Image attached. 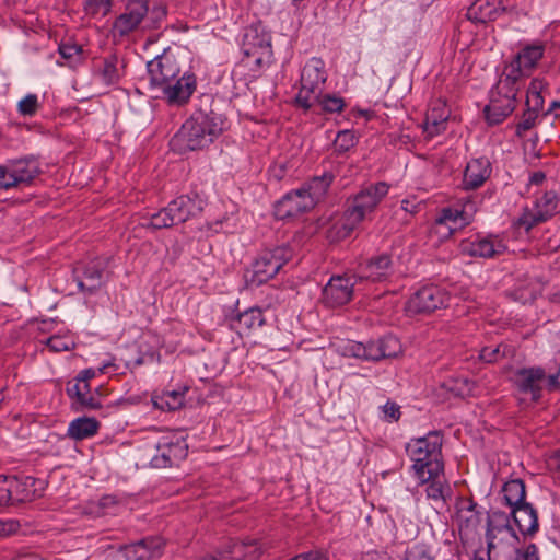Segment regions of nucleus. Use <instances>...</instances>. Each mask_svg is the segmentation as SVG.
Returning a JSON list of instances; mask_svg holds the SVG:
<instances>
[{
	"mask_svg": "<svg viewBox=\"0 0 560 560\" xmlns=\"http://www.w3.org/2000/svg\"><path fill=\"white\" fill-rule=\"evenodd\" d=\"M224 125L222 115L212 109H199L183 124L171 144L183 152L203 149L223 132Z\"/></svg>",
	"mask_w": 560,
	"mask_h": 560,
	"instance_id": "f257e3e1",
	"label": "nucleus"
},
{
	"mask_svg": "<svg viewBox=\"0 0 560 560\" xmlns=\"http://www.w3.org/2000/svg\"><path fill=\"white\" fill-rule=\"evenodd\" d=\"M167 16V5L150 0H127L124 11L115 19L113 31L119 37H126L138 30H159Z\"/></svg>",
	"mask_w": 560,
	"mask_h": 560,
	"instance_id": "f03ea898",
	"label": "nucleus"
},
{
	"mask_svg": "<svg viewBox=\"0 0 560 560\" xmlns=\"http://www.w3.org/2000/svg\"><path fill=\"white\" fill-rule=\"evenodd\" d=\"M443 435L431 431L424 436L413 438L406 445V452L412 462V470L421 485L436 475H443L442 457Z\"/></svg>",
	"mask_w": 560,
	"mask_h": 560,
	"instance_id": "7ed1b4c3",
	"label": "nucleus"
},
{
	"mask_svg": "<svg viewBox=\"0 0 560 560\" xmlns=\"http://www.w3.org/2000/svg\"><path fill=\"white\" fill-rule=\"evenodd\" d=\"M388 190L387 183L378 182L363 187L348 199V206L343 213V236L349 235L368 215L374 212Z\"/></svg>",
	"mask_w": 560,
	"mask_h": 560,
	"instance_id": "20e7f679",
	"label": "nucleus"
},
{
	"mask_svg": "<svg viewBox=\"0 0 560 560\" xmlns=\"http://www.w3.org/2000/svg\"><path fill=\"white\" fill-rule=\"evenodd\" d=\"M338 351L347 358L363 361H381L397 357L401 351V345L396 337L387 335L377 340H369L365 343L345 340L338 346Z\"/></svg>",
	"mask_w": 560,
	"mask_h": 560,
	"instance_id": "39448f33",
	"label": "nucleus"
},
{
	"mask_svg": "<svg viewBox=\"0 0 560 560\" xmlns=\"http://www.w3.org/2000/svg\"><path fill=\"white\" fill-rule=\"evenodd\" d=\"M486 538L488 548L486 557L488 558L506 549L513 551V547L518 542V536L511 525L508 513L493 510L488 514Z\"/></svg>",
	"mask_w": 560,
	"mask_h": 560,
	"instance_id": "423d86ee",
	"label": "nucleus"
},
{
	"mask_svg": "<svg viewBox=\"0 0 560 560\" xmlns=\"http://www.w3.org/2000/svg\"><path fill=\"white\" fill-rule=\"evenodd\" d=\"M327 77L323 59L317 57L308 59L301 70V86L295 97L296 104L304 109H310L313 106V100H317L323 93Z\"/></svg>",
	"mask_w": 560,
	"mask_h": 560,
	"instance_id": "0eeeda50",
	"label": "nucleus"
},
{
	"mask_svg": "<svg viewBox=\"0 0 560 560\" xmlns=\"http://www.w3.org/2000/svg\"><path fill=\"white\" fill-rule=\"evenodd\" d=\"M42 173L35 156L8 160L0 165V190L30 186Z\"/></svg>",
	"mask_w": 560,
	"mask_h": 560,
	"instance_id": "6e6552de",
	"label": "nucleus"
},
{
	"mask_svg": "<svg viewBox=\"0 0 560 560\" xmlns=\"http://www.w3.org/2000/svg\"><path fill=\"white\" fill-rule=\"evenodd\" d=\"M292 256L293 250L288 245L262 250L253 262L252 275L247 281L255 287L266 283L280 271Z\"/></svg>",
	"mask_w": 560,
	"mask_h": 560,
	"instance_id": "1a4fd4ad",
	"label": "nucleus"
},
{
	"mask_svg": "<svg viewBox=\"0 0 560 560\" xmlns=\"http://www.w3.org/2000/svg\"><path fill=\"white\" fill-rule=\"evenodd\" d=\"M546 46L541 42L525 44L506 66L501 78V85L517 83V80L526 72L532 71L544 57Z\"/></svg>",
	"mask_w": 560,
	"mask_h": 560,
	"instance_id": "9d476101",
	"label": "nucleus"
},
{
	"mask_svg": "<svg viewBox=\"0 0 560 560\" xmlns=\"http://www.w3.org/2000/svg\"><path fill=\"white\" fill-rule=\"evenodd\" d=\"M517 83L501 85V79L490 92V102L485 107V116L490 125L501 124L516 107Z\"/></svg>",
	"mask_w": 560,
	"mask_h": 560,
	"instance_id": "9b49d317",
	"label": "nucleus"
},
{
	"mask_svg": "<svg viewBox=\"0 0 560 560\" xmlns=\"http://www.w3.org/2000/svg\"><path fill=\"white\" fill-rule=\"evenodd\" d=\"M560 213V198L555 190H548L537 196L533 207L526 208L517 219V224L529 231L532 228L546 222Z\"/></svg>",
	"mask_w": 560,
	"mask_h": 560,
	"instance_id": "f8f14e48",
	"label": "nucleus"
},
{
	"mask_svg": "<svg viewBox=\"0 0 560 560\" xmlns=\"http://www.w3.org/2000/svg\"><path fill=\"white\" fill-rule=\"evenodd\" d=\"M448 294L435 284H429L417 290L407 301L406 311L409 314H430L447 305Z\"/></svg>",
	"mask_w": 560,
	"mask_h": 560,
	"instance_id": "ddd939ff",
	"label": "nucleus"
},
{
	"mask_svg": "<svg viewBox=\"0 0 560 560\" xmlns=\"http://www.w3.org/2000/svg\"><path fill=\"white\" fill-rule=\"evenodd\" d=\"M147 70L150 89L154 92L180 73L177 58L170 48L148 61Z\"/></svg>",
	"mask_w": 560,
	"mask_h": 560,
	"instance_id": "4468645a",
	"label": "nucleus"
},
{
	"mask_svg": "<svg viewBox=\"0 0 560 560\" xmlns=\"http://www.w3.org/2000/svg\"><path fill=\"white\" fill-rule=\"evenodd\" d=\"M458 248L462 255L489 259L503 254L506 245L499 235L478 233L463 240Z\"/></svg>",
	"mask_w": 560,
	"mask_h": 560,
	"instance_id": "2eb2a0df",
	"label": "nucleus"
},
{
	"mask_svg": "<svg viewBox=\"0 0 560 560\" xmlns=\"http://www.w3.org/2000/svg\"><path fill=\"white\" fill-rule=\"evenodd\" d=\"M156 453L152 456L150 465L153 468H166L178 465L186 458L188 445L185 440L175 435H164L155 444Z\"/></svg>",
	"mask_w": 560,
	"mask_h": 560,
	"instance_id": "dca6fc26",
	"label": "nucleus"
},
{
	"mask_svg": "<svg viewBox=\"0 0 560 560\" xmlns=\"http://www.w3.org/2000/svg\"><path fill=\"white\" fill-rule=\"evenodd\" d=\"M548 377L541 366L521 368L513 373L512 383L520 394L529 396L536 402L541 397L544 386L548 385Z\"/></svg>",
	"mask_w": 560,
	"mask_h": 560,
	"instance_id": "f3484780",
	"label": "nucleus"
},
{
	"mask_svg": "<svg viewBox=\"0 0 560 560\" xmlns=\"http://www.w3.org/2000/svg\"><path fill=\"white\" fill-rule=\"evenodd\" d=\"M196 88V75L187 71L156 90L155 97L166 101L168 105L182 106L189 101Z\"/></svg>",
	"mask_w": 560,
	"mask_h": 560,
	"instance_id": "a211bd4d",
	"label": "nucleus"
},
{
	"mask_svg": "<svg viewBox=\"0 0 560 560\" xmlns=\"http://www.w3.org/2000/svg\"><path fill=\"white\" fill-rule=\"evenodd\" d=\"M359 279L353 275L332 276L322 292V300L328 307L347 304L353 295Z\"/></svg>",
	"mask_w": 560,
	"mask_h": 560,
	"instance_id": "6ab92c4d",
	"label": "nucleus"
},
{
	"mask_svg": "<svg viewBox=\"0 0 560 560\" xmlns=\"http://www.w3.org/2000/svg\"><path fill=\"white\" fill-rule=\"evenodd\" d=\"M477 212V205L471 199H465L450 207L443 208L435 219L436 225H446L452 233L457 229L469 225Z\"/></svg>",
	"mask_w": 560,
	"mask_h": 560,
	"instance_id": "aec40b11",
	"label": "nucleus"
},
{
	"mask_svg": "<svg viewBox=\"0 0 560 560\" xmlns=\"http://www.w3.org/2000/svg\"><path fill=\"white\" fill-rule=\"evenodd\" d=\"M393 272L394 265L392 256L387 253H381L359 262L354 273L360 282L363 280L383 282L386 281Z\"/></svg>",
	"mask_w": 560,
	"mask_h": 560,
	"instance_id": "412c9836",
	"label": "nucleus"
},
{
	"mask_svg": "<svg viewBox=\"0 0 560 560\" xmlns=\"http://www.w3.org/2000/svg\"><path fill=\"white\" fill-rule=\"evenodd\" d=\"M205 205L203 196L197 191H190L172 200L167 205V211L177 225L197 217L203 210Z\"/></svg>",
	"mask_w": 560,
	"mask_h": 560,
	"instance_id": "4be33fe9",
	"label": "nucleus"
},
{
	"mask_svg": "<svg viewBox=\"0 0 560 560\" xmlns=\"http://www.w3.org/2000/svg\"><path fill=\"white\" fill-rule=\"evenodd\" d=\"M312 208V199L306 198L302 189L299 188L288 192L276 202L275 215L277 219L284 220L298 217Z\"/></svg>",
	"mask_w": 560,
	"mask_h": 560,
	"instance_id": "5701e85b",
	"label": "nucleus"
},
{
	"mask_svg": "<svg viewBox=\"0 0 560 560\" xmlns=\"http://www.w3.org/2000/svg\"><path fill=\"white\" fill-rule=\"evenodd\" d=\"M100 390L101 388H95L92 393L90 384H82L73 380L69 381L66 386V393L77 410L101 409L103 404L98 397Z\"/></svg>",
	"mask_w": 560,
	"mask_h": 560,
	"instance_id": "b1692460",
	"label": "nucleus"
},
{
	"mask_svg": "<svg viewBox=\"0 0 560 560\" xmlns=\"http://www.w3.org/2000/svg\"><path fill=\"white\" fill-rule=\"evenodd\" d=\"M9 504L28 502L36 498V479L31 476H5Z\"/></svg>",
	"mask_w": 560,
	"mask_h": 560,
	"instance_id": "393cba45",
	"label": "nucleus"
},
{
	"mask_svg": "<svg viewBox=\"0 0 560 560\" xmlns=\"http://www.w3.org/2000/svg\"><path fill=\"white\" fill-rule=\"evenodd\" d=\"M492 173V165L488 158L481 156L470 160L465 168L463 186L466 190H474L485 184Z\"/></svg>",
	"mask_w": 560,
	"mask_h": 560,
	"instance_id": "a878e982",
	"label": "nucleus"
},
{
	"mask_svg": "<svg viewBox=\"0 0 560 560\" xmlns=\"http://www.w3.org/2000/svg\"><path fill=\"white\" fill-rule=\"evenodd\" d=\"M506 0H474L467 10V18L476 23L494 21L505 12Z\"/></svg>",
	"mask_w": 560,
	"mask_h": 560,
	"instance_id": "bb28decb",
	"label": "nucleus"
},
{
	"mask_svg": "<svg viewBox=\"0 0 560 560\" xmlns=\"http://www.w3.org/2000/svg\"><path fill=\"white\" fill-rule=\"evenodd\" d=\"M450 109L444 103L438 102L431 106L422 124L423 132L427 138H434L446 130Z\"/></svg>",
	"mask_w": 560,
	"mask_h": 560,
	"instance_id": "cd10ccee",
	"label": "nucleus"
},
{
	"mask_svg": "<svg viewBox=\"0 0 560 560\" xmlns=\"http://www.w3.org/2000/svg\"><path fill=\"white\" fill-rule=\"evenodd\" d=\"M476 502L470 498H459L456 503V522L459 533L469 534L480 524V514L476 510Z\"/></svg>",
	"mask_w": 560,
	"mask_h": 560,
	"instance_id": "c85d7f7f",
	"label": "nucleus"
},
{
	"mask_svg": "<svg viewBox=\"0 0 560 560\" xmlns=\"http://www.w3.org/2000/svg\"><path fill=\"white\" fill-rule=\"evenodd\" d=\"M271 36L262 27L255 25L246 30L243 38V51L245 56H255L258 51L270 52Z\"/></svg>",
	"mask_w": 560,
	"mask_h": 560,
	"instance_id": "c756f323",
	"label": "nucleus"
},
{
	"mask_svg": "<svg viewBox=\"0 0 560 560\" xmlns=\"http://www.w3.org/2000/svg\"><path fill=\"white\" fill-rule=\"evenodd\" d=\"M524 536H533L537 533L539 524L536 510L529 503H524L511 510L509 514Z\"/></svg>",
	"mask_w": 560,
	"mask_h": 560,
	"instance_id": "7c9ffc66",
	"label": "nucleus"
},
{
	"mask_svg": "<svg viewBox=\"0 0 560 560\" xmlns=\"http://www.w3.org/2000/svg\"><path fill=\"white\" fill-rule=\"evenodd\" d=\"M163 547L160 537H147L126 547V553L132 560H148L159 557Z\"/></svg>",
	"mask_w": 560,
	"mask_h": 560,
	"instance_id": "2f4dec72",
	"label": "nucleus"
},
{
	"mask_svg": "<svg viewBox=\"0 0 560 560\" xmlns=\"http://www.w3.org/2000/svg\"><path fill=\"white\" fill-rule=\"evenodd\" d=\"M74 272L79 289L89 294L98 290L103 283V268L100 262L92 261L85 265L81 276L77 275L78 269Z\"/></svg>",
	"mask_w": 560,
	"mask_h": 560,
	"instance_id": "473e14b6",
	"label": "nucleus"
},
{
	"mask_svg": "<svg viewBox=\"0 0 560 560\" xmlns=\"http://www.w3.org/2000/svg\"><path fill=\"white\" fill-rule=\"evenodd\" d=\"M187 386L177 389L164 390L161 394H153L151 397L154 408L162 411H175L184 406Z\"/></svg>",
	"mask_w": 560,
	"mask_h": 560,
	"instance_id": "72a5a7b5",
	"label": "nucleus"
},
{
	"mask_svg": "<svg viewBox=\"0 0 560 560\" xmlns=\"http://www.w3.org/2000/svg\"><path fill=\"white\" fill-rule=\"evenodd\" d=\"M334 178L335 175L332 172H324L319 176H314L310 182L301 187L305 197L312 199L313 207L325 197Z\"/></svg>",
	"mask_w": 560,
	"mask_h": 560,
	"instance_id": "f704fd0d",
	"label": "nucleus"
},
{
	"mask_svg": "<svg viewBox=\"0 0 560 560\" xmlns=\"http://www.w3.org/2000/svg\"><path fill=\"white\" fill-rule=\"evenodd\" d=\"M100 428L95 418L79 417L73 419L67 430V435L74 441H82L94 436Z\"/></svg>",
	"mask_w": 560,
	"mask_h": 560,
	"instance_id": "c9c22d12",
	"label": "nucleus"
},
{
	"mask_svg": "<svg viewBox=\"0 0 560 560\" xmlns=\"http://www.w3.org/2000/svg\"><path fill=\"white\" fill-rule=\"evenodd\" d=\"M502 501L511 510L526 503L525 483L521 479H512L506 481L501 490Z\"/></svg>",
	"mask_w": 560,
	"mask_h": 560,
	"instance_id": "e433bc0d",
	"label": "nucleus"
},
{
	"mask_svg": "<svg viewBox=\"0 0 560 560\" xmlns=\"http://www.w3.org/2000/svg\"><path fill=\"white\" fill-rule=\"evenodd\" d=\"M245 541H230L223 549L214 550L201 560H247Z\"/></svg>",
	"mask_w": 560,
	"mask_h": 560,
	"instance_id": "4c0bfd02",
	"label": "nucleus"
},
{
	"mask_svg": "<svg viewBox=\"0 0 560 560\" xmlns=\"http://www.w3.org/2000/svg\"><path fill=\"white\" fill-rule=\"evenodd\" d=\"M97 74L105 85H113L119 82L121 73L118 68V57L109 55L102 59Z\"/></svg>",
	"mask_w": 560,
	"mask_h": 560,
	"instance_id": "58836bf2",
	"label": "nucleus"
},
{
	"mask_svg": "<svg viewBox=\"0 0 560 560\" xmlns=\"http://www.w3.org/2000/svg\"><path fill=\"white\" fill-rule=\"evenodd\" d=\"M425 483H428L425 488L428 499L445 503L451 498L452 489L441 475L430 478Z\"/></svg>",
	"mask_w": 560,
	"mask_h": 560,
	"instance_id": "ea45409f",
	"label": "nucleus"
},
{
	"mask_svg": "<svg viewBox=\"0 0 560 560\" xmlns=\"http://www.w3.org/2000/svg\"><path fill=\"white\" fill-rule=\"evenodd\" d=\"M489 560H539L538 548L535 544H529L524 549H518L514 546L513 551L506 549L495 553Z\"/></svg>",
	"mask_w": 560,
	"mask_h": 560,
	"instance_id": "a19ab883",
	"label": "nucleus"
},
{
	"mask_svg": "<svg viewBox=\"0 0 560 560\" xmlns=\"http://www.w3.org/2000/svg\"><path fill=\"white\" fill-rule=\"evenodd\" d=\"M512 348L504 343L487 346L480 350L479 359L487 363H495L512 355Z\"/></svg>",
	"mask_w": 560,
	"mask_h": 560,
	"instance_id": "79ce46f5",
	"label": "nucleus"
},
{
	"mask_svg": "<svg viewBox=\"0 0 560 560\" xmlns=\"http://www.w3.org/2000/svg\"><path fill=\"white\" fill-rule=\"evenodd\" d=\"M359 142V138L354 131L345 129L340 130L334 141V151L338 155H342L353 149Z\"/></svg>",
	"mask_w": 560,
	"mask_h": 560,
	"instance_id": "37998d69",
	"label": "nucleus"
},
{
	"mask_svg": "<svg viewBox=\"0 0 560 560\" xmlns=\"http://www.w3.org/2000/svg\"><path fill=\"white\" fill-rule=\"evenodd\" d=\"M237 322L245 329L250 330L261 327L265 324V317L260 308L250 307L238 314Z\"/></svg>",
	"mask_w": 560,
	"mask_h": 560,
	"instance_id": "c03bdc74",
	"label": "nucleus"
},
{
	"mask_svg": "<svg viewBox=\"0 0 560 560\" xmlns=\"http://www.w3.org/2000/svg\"><path fill=\"white\" fill-rule=\"evenodd\" d=\"M317 102L325 113H341L346 106L345 100L335 94L319 95L317 100H313V104Z\"/></svg>",
	"mask_w": 560,
	"mask_h": 560,
	"instance_id": "a18cd8bd",
	"label": "nucleus"
},
{
	"mask_svg": "<svg viewBox=\"0 0 560 560\" xmlns=\"http://www.w3.org/2000/svg\"><path fill=\"white\" fill-rule=\"evenodd\" d=\"M445 387L455 396L465 397L471 394L474 384L467 377H457L445 383Z\"/></svg>",
	"mask_w": 560,
	"mask_h": 560,
	"instance_id": "49530a36",
	"label": "nucleus"
},
{
	"mask_svg": "<svg viewBox=\"0 0 560 560\" xmlns=\"http://www.w3.org/2000/svg\"><path fill=\"white\" fill-rule=\"evenodd\" d=\"M402 560H435L431 549L425 544H413L409 546L402 557Z\"/></svg>",
	"mask_w": 560,
	"mask_h": 560,
	"instance_id": "de8ad7c7",
	"label": "nucleus"
},
{
	"mask_svg": "<svg viewBox=\"0 0 560 560\" xmlns=\"http://www.w3.org/2000/svg\"><path fill=\"white\" fill-rule=\"evenodd\" d=\"M113 0H85L84 12L91 16H105L112 9Z\"/></svg>",
	"mask_w": 560,
	"mask_h": 560,
	"instance_id": "09e8293b",
	"label": "nucleus"
},
{
	"mask_svg": "<svg viewBox=\"0 0 560 560\" xmlns=\"http://www.w3.org/2000/svg\"><path fill=\"white\" fill-rule=\"evenodd\" d=\"M46 346L52 352H62L72 350L75 346V342L70 336L54 335L47 338Z\"/></svg>",
	"mask_w": 560,
	"mask_h": 560,
	"instance_id": "8fccbe9b",
	"label": "nucleus"
},
{
	"mask_svg": "<svg viewBox=\"0 0 560 560\" xmlns=\"http://www.w3.org/2000/svg\"><path fill=\"white\" fill-rule=\"evenodd\" d=\"M147 225L154 230H160V229L171 228L176 224H175L171 213L167 211V206H166L159 212L152 214L149 220V223Z\"/></svg>",
	"mask_w": 560,
	"mask_h": 560,
	"instance_id": "3c124183",
	"label": "nucleus"
},
{
	"mask_svg": "<svg viewBox=\"0 0 560 560\" xmlns=\"http://www.w3.org/2000/svg\"><path fill=\"white\" fill-rule=\"evenodd\" d=\"M58 51L60 56L70 63H75L81 60L82 47L75 43L63 42L59 45Z\"/></svg>",
	"mask_w": 560,
	"mask_h": 560,
	"instance_id": "603ef678",
	"label": "nucleus"
},
{
	"mask_svg": "<svg viewBox=\"0 0 560 560\" xmlns=\"http://www.w3.org/2000/svg\"><path fill=\"white\" fill-rule=\"evenodd\" d=\"M39 108L38 96L30 93L18 103V110L22 116H34Z\"/></svg>",
	"mask_w": 560,
	"mask_h": 560,
	"instance_id": "864d4df0",
	"label": "nucleus"
},
{
	"mask_svg": "<svg viewBox=\"0 0 560 560\" xmlns=\"http://www.w3.org/2000/svg\"><path fill=\"white\" fill-rule=\"evenodd\" d=\"M538 117L537 113H533L529 109H526L522 116V119L516 125V135L518 137L523 136L526 131L532 129L535 126L536 119Z\"/></svg>",
	"mask_w": 560,
	"mask_h": 560,
	"instance_id": "5fc2aeb1",
	"label": "nucleus"
},
{
	"mask_svg": "<svg viewBox=\"0 0 560 560\" xmlns=\"http://www.w3.org/2000/svg\"><path fill=\"white\" fill-rule=\"evenodd\" d=\"M112 366L110 363H105L98 369L88 368L79 372V374L73 378V381L89 384L90 380L94 378L97 374H103L107 371V368Z\"/></svg>",
	"mask_w": 560,
	"mask_h": 560,
	"instance_id": "6e6d98bb",
	"label": "nucleus"
},
{
	"mask_svg": "<svg viewBox=\"0 0 560 560\" xmlns=\"http://www.w3.org/2000/svg\"><path fill=\"white\" fill-rule=\"evenodd\" d=\"M383 419L386 422H395L400 419L401 412L400 407L395 401L388 400L383 407Z\"/></svg>",
	"mask_w": 560,
	"mask_h": 560,
	"instance_id": "4d7b16f0",
	"label": "nucleus"
},
{
	"mask_svg": "<svg viewBox=\"0 0 560 560\" xmlns=\"http://www.w3.org/2000/svg\"><path fill=\"white\" fill-rule=\"evenodd\" d=\"M293 560H329V553L325 549L315 548L296 555Z\"/></svg>",
	"mask_w": 560,
	"mask_h": 560,
	"instance_id": "13d9d810",
	"label": "nucleus"
},
{
	"mask_svg": "<svg viewBox=\"0 0 560 560\" xmlns=\"http://www.w3.org/2000/svg\"><path fill=\"white\" fill-rule=\"evenodd\" d=\"M526 106H527V109L532 110L533 113L539 114V112L544 107L542 95L541 94L526 95Z\"/></svg>",
	"mask_w": 560,
	"mask_h": 560,
	"instance_id": "bf43d9fd",
	"label": "nucleus"
},
{
	"mask_svg": "<svg viewBox=\"0 0 560 560\" xmlns=\"http://www.w3.org/2000/svg\"><path fill=\"white\" fill-rule=\"evenodd\" d=\"M547 464L555 477L560 479V448L549 457Z\"/></svg>",
	"mask_w": 560,
	"mask_h": 560,
	"instance_id": "052dcab7",
	"label": "nucleus"
},
{
	"mask_svg": "<svg viewBox=\"0 0 560 560\" xmlns=\"http://www.w3.org/2000/svg\"><path fill=\"white\" fill-rule=\"evenodd\" d=\"M245 545H246L245 553H246L247 560H256L260 557L261 550L258 547L256 541H254V540L245 541Z\"/></svg>",
	"mask_w": 560,
	"mask_h": 560,
	"instance_id": "680f3d73",
	"label": "nucleus"
},
{
	"mask_svg": "<svg viewBox=\"0 0 560 560\" xmlns=\"http://www.w3.org/2000/svg\"><path fill=\"white\" fill-rule=\"evenodd\" d=\"M272 56V50L270 52L258 51L255 56H247L253 59V62L256 67L261 68L265 63H268Z\"/></svg>",
	"mask_w": 560,
	"mask_h": 560,
	"instance_id": "e2e57ef3",
	"label": "nucleus"
},
{
	"mask_svg": "<svg viewBox=\"0 0 560 560\" xmlns=\"http://www.w3.org/2000/svg\"><path fill=\"white\" fill-rule=\"evenodd\" d=\"M546 88V83L536 78L533 79L527 88V94L526 95H536L541 94L542 90Z\"/></svg>",
	"mask_w": 560,
	"mask_h": 560,
	"instance_id": "0e129e2a",
	"label": "nucleus"
},
{
	"mask_svg": "<svg viewBox=\"0 0 560 560\" xmlns=\"http://www.w3.org/2000/svg\"><path fill=\"white\" fill-rule=\"evenodd\" d=\"M421 208V202L416 203L408 199H404L401 201V210H404L408 214H416L420 211Z\"/></svg>",
	"mask_w": 560,
	"mask_h": 560,
	"instance_id": "69168bd1",
	"label": "nucleus"
},
{
	"mask_svg": "<svg viewBox=\"0 0 560 560\" xmlns=\"http://www.w3.org/2000/svg\"><path fill=\"white\" fill-rule=\"evenodd\" d=\"M9 504V497L7 492L5 476H0V506Z\"/></svg>",
	"mask_w": 560,
	"mask_h": 560,
	"instance_id": "338daca9",
	"label": "nucleus"
},
{
	"mask_svg": "<svg viewBox=\"0 0 560 560\" xmlns=\"http://www.w3.org/2000/svg\"><path fill=\"white\" fill-rule=\"evenodd\" d=\"M16 529L14 521H0V536L9 535Z\"/></svg>",
	"mask_w": 560,
	"mask_h": 560,
	"instance_id": "774afa93",
	"label": "nucleus"
}]
</instances>
